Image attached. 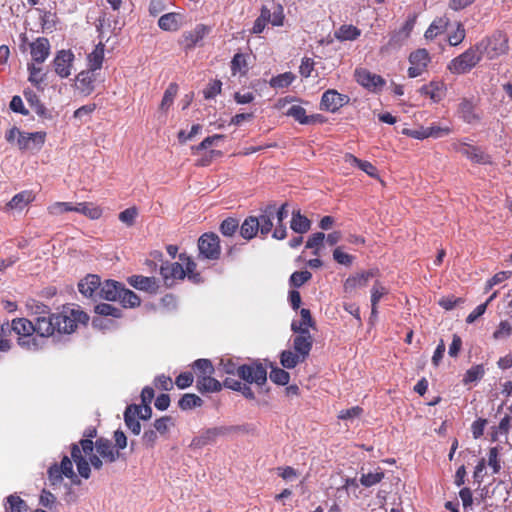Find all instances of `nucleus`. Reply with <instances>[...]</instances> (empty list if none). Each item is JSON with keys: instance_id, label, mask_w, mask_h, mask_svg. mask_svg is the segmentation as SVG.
Returning a JSON list of instances; mask_svg holds the SVG:
<instances>
[{"instance_id": "nucleus-1", "label": "nucleus", "mask_w": 512, "mask_h": 512, "mask_svg": "<svg viewBox=\"0 0 512 512\" xmlns=\"http://www.w3.org/2000/svg\"><path fill=\"white\" fill-rule=\"evenodd\" d=\"M97 436L96 427H87L83 432V439L78 443H73L70 446L71 458L77 466L79 475L85 479H88L91 474L90 464L84 457V455H90L94 449L93 439Z\"/></svg>"}, {"instance_id": "nucleus-2", "label": "nucleus", "mask_w": 512, "mask_h": 512, "mask_svg": "<svg viewBox=\"0 0 512 512\" xmlns=\"http://www.w3.org/2000/svg\"><path fill=\"white\" fill-rule=\"evenodd\" d=\"M482 59V54L477 46L465 50L463 53L453 58L447 66V69L456 75L470 72Z\"/></svg>"}, {"instance_id": "nucleus-3", "label": "nucleus", "mask_w": 512, "mask_h": 512, "mask_svg": "<svg viewBox=\"0 0 512 512\" xmlns=\"http://www.w3.org/2000/svg\"><path fill=\"white\" fill-rule=\"evenodd\" d=\"M12 330L18 335V344L27 349L37 350L39 344L35 333L34 323L26 318H16L11 323Z\"/></svg>"}, {"instance_id": "nucleus-4", "label": "nucleus", "mask_w": 512, "mask_h": 512, "mask_svg": "<svg viewBox=\"0 0 512 512\" xmlns=\"http://www.w3.org/2000/svg\"><path fill=\"white\" fill-rule=\"evenodd\" d=\"M238 377L248 384L262 386L267 381V369L259 361L242 364Z\"/></svg>"}, {"instance_id": "nucleus-5", "label": "nucleus", "mask_w": 512, "mask_h": 512, "mask_svg": "<svg viewBox=\"0 0 512 512\" xmlns=\"http://www.w3.org/2000/svg\"><path fill=\"white\" fill-rule=\"evenodd\" d=\"M378 269L362 270L351 274L343 283V291L346 295L352 296L357 289L368 286L370 279L378 276Z\"/></svg>"}, {"instance_id": "nucleus-6", "label": "nucleus", "mask_w": 512, "mask_h": 512, "mask_svg": "<svg viewBox=\"0 0 512 512\" xmlns=\"http://www.w3.org/2000/svg\"><path fill=\"white\" fill-rule=\"evenodd\" d=\"M63 476L71 479L75 484H80V480L73 470L72 460L66 455L62 458L60 465L54 464L48 469V477L52 484L61 482Z\"/></svg>"}, {"instance_id": "nucleus-7", "label": "nucleus", "mask_w": 512, "mask_h": 512, "mask_svg": "<svg viewBox=\"0 0 512 512\" xmlns=\"http://www.w3.org/2000/svg\"><path fill=\"white\" fill-rule=\"evenodd\" d=\"M88 317L85 313L80 311L71 310L70 315L59 313L54 314V325L56 332L70 334L77 328V322L87 320Z\"/></svg>"}, {"instance_id": "nucleus-8", "label": "nucleus", "mask_w": 512, "mask_h": 512, "mask_svg": "<svg viewBox=\"0 0 512 512\" xmlns=\"http://www.w3.org/2000/svg\"><path fill=\"white\" fill-rule=\"evenodd\" d=\"M199 253L206 259L217 260L221 254L220 239L213 233H204L198 240Z\"/></svg>"}, {"instance_id": "nucleus-9", "label": "nucleus", "mask_w": 512, "mask_h": 512, "mask_svg": "<svg viewBox=\"0 0 512 512\" xmlns=\"http://www.w3.org/2000/svg\"><path fill=\"white\" fill-rule=\"evenodd\" d=\"M452 146L456 152L461 153L462 155L467 157L473 163L482 164V165H487V164L492 163L491 156L489 154L485 153L478 146L470 145L468 143L461 142V141L453 143Z\"/></svg>"}, {"instance_id": "nucleus-10", "label": "nucleus", "mask_w": 512, "mask_h": 512, "mask_svg": "<svg viewBox=\"0 0 512 512\" xmlns=\"http://www.w3.org/2000/svg\"><path fill=\"white\" fill-rule=\"evenodd\" d=\"M408 60L410 63L408 76L410 78H416L426 71L431 58L429 52L425 48H420L411 52Z\"/></svg>"}, {"instance_id": "nucleus-11", "label": "nucleus", "mask_w": 512, "mask_h": 512, "mask_svg": "<svg viewBox=\"0 0 512 512\" xmlns=\"http://www.w3.org/2000/svg\"><path fill=\"white\" fill-rule=\"evenodd\" d=\"M75 55L70 49L59 50L53 60L55 73L62 79L68 78L72 73Z\"/></svg>"}, {"instance_id": "nucleus-12", "label": "nucleus", "mask_w": 512, "mask_h": 512, "mask_svg": "<svg viewBox=\"0 0 512 512\" xmlns=\"http://www.w3.org/2000/svg\"><path fill=\"white\" fill-rule=\"evenodd\" d=\"M355 79L358 84L371 92L380 91L386 84V81L382 76L372 73L365 68H358L355 70Z\"/></svg>"}, {"instance_id": "nucleus-13", "label": "nucleus", "mask_w": 512, "mask_h": 512, "mask_svg": "<svg viewBox=\"0 0 512 512\" xmlns=\"http://www.w3.org/2000/svg\"><path fill=\"white\" fill-rule=\"evenodd\" d=\"M46 140V132L37 131L33 133L23 132L17 139V146L22 151H39Z\"/></svg>"}, {"instance_id": "nucleus-14", "label": "nucleus", "mask_w": 512, "mask_h": 512, "mask_svg": "<svg viewBox=\"0 0 512 512\" xmlns=\"http://www.w3.org/2000/svg\"><path fill=\"white\" fill-rule=\"evenodd\" d=\"M348 102L349 97L347 95L341 94L336 90L330 89L323 93L320 102V107L322 110L336 112L341 107L346 105Z\"/></svg>"}, {"instance_id": "nucleus-15", "label": "nucleus", "mask_w": 512, "mask_h": 512, "mask_svg": "<svg viewBox=\"0 0 512 512\" xmlns=\"http://www.w3.org/2000/svg\"><path fill=\"white\" fill-rule=\"evenodd\" d=\"M487 55L490 59L504 55L509 50L508 37L503 32H496L488 39Z\"/></svg>"}, {"instance_id": "nucleus-16", "label": "nucleus", "mask_w": 512, "mask_h": 512, "mask_svg": "<svg viewBox=\"0 0 512 512\" xmlns=\"http://www.w3.org/2000/svg\"><path fill=\"white\" fill-rule=\"evenodd\" d=\"M160 274L165 285L172 286L176 280H183L185 278L183 263L165 262L161 265Z\"/></svg>"}, {"instance_id": "nucleus-17", "label": "nucleus", "mask_w": 512, "mask_h": 512, "mask_svg": "<svg viewBox=\"0 0 512 512\" xmlns=\"http://www.w3.org/2000/svg\"><path fill=\"white\" fill-rule=\"evenodd\" d=\"M209 32V26L205 24H198L193 30L183 33L180 44L185 51H189L193 49Z\"/></svg>"}, {"instance_id": "nucleus-18", "label": "nucleus", "mask_w": 512, "mask_h": 512, "mask_svg": "<svg viewBox=\"0 0 512 512\" xmlns=\"http://www.w3.org/2000/svg\"><path fill=\"white\" fill-rule=\"evenodd\" d=\"M227 432L225 427H213L204 430L198 436H195L190 443V448L201 449L216 441L217 437Z\"/></svg>"}, {"instance_id": "nucleus-19", "label": "nucleus", "mask_w": 512, "mask_h": 512, "mask_svg": "<svg viewBox=\"0 0 512 512\" xmlns=\"http://www.w3.org/2000/svg\"><path fill=\"white\" fill-rule=\"evenodd\" d=\"M94 447L96 448L98 455L105 462L113 463L116 460H118L121 456L120 452L118 450H115V446L107 438H98L94 444Z\"/></svg>"}, {"instance_id": "nucleus-20", "label": "nucleus", "mask_w": 512, "mask_h": 512, "mask_svg": "<svg viewBox=\"0 0 512 512\" xmlns=\"http://www.w3.org/2000/svg\"><path fill=\"white\" fill-rule=\"evenodd\" d=\"M50 42L45 37H38L30 43V54L32 60L37 64H42L50 55Z\"/></svg>"}, {"instance_id": "nucleus-21", "label": "nucleus", "mask_w": 512, "mask_h": 512, "mask_svg": "<svg viewBox=\"0 0 512 512\" xmlns=\"http://www.w3.org/2000/svg\"><path fill=\"white\" fill-rule=\"evenodd\" d=\"M101 286V278L95 274H89L78 284L79 292L88 298L96 299Z\"/></svg>"}, {"instance_id": "nucleus-22", "label": "nucleus", "mask_w": 512, "mask_h": 512, "mask_svg": "<svg viewBox=\"0 0 512 512\" xmlns=\"http://www.w3.org/2000/svg\"><path fill=\"white\" fill-rule=\"evenodd\" d=\"M313 346V338L310 333H297L293 339V348L295 352L301 356L302 360H306Z\"/></svg>"}, {"instance_id": "nucleus-23", "label": "nucleus", "mask_w": 512, "mask_h": 512, "mask_svg": "<svg viewBox=\"0 0 512 512\" xmlns=\"http://www.w3.org/2000/svg\"><path fill=\"white\" fill-rule=\"evenodd\" d=\"M276 205L269 204L267 205L257 217V222L259 223V232L263 237L267 236L273 228V219L275 216Z\"/></svg>"}, {"instance_id": "nucleus-24", "label": "nucleus", "mask_w": 512, "mask_h": 512, "mask_svg": "<svg viewBox=\"0 0 512 512\" xmlns=\"http://www.w3.org/2000/svg\"><path fill=\"white\" fill-rule=\"evenodd\" d=\"M54 314L47 316L36 317L34 323L35 333L43 338H47L56 332V326L54 325Z\"/></svg>"}, {"instance_id": "nucleus-25", "label": "nucleus", "mask_w": 512, "mask_h": 512, "mask_svg": "<svg viewBox=\"0 0 512 512\" xmlns=\"http://www.w3.org/2000/svg\"><path fill=\"white\" fill-rule=\"evenodd\" d=\"M122 283L115 280H105L101 282L98 297L107 301H117L120 297Z\"/></svg>"}, {"instance_id": "nucleus-26", "label": "nucleus", "mask_w": 512, "mask_h": 512, "mask_svg": "<svg viewBox=\"0 0 512 512\" xmlns=\"http://www.w3.org/2000/svg\"><path fill=\"white\" fill-rule=\"evenodd\" d=\"M277 223L276 227L273 230L272 236L277 240H283L287 236L286 226L283 224V221L288 217V204L283 203L279 208H276L275 216Z\"/></svg>"}, {"instance_id": "nucleus-27", "label": "nucleus", "mask_w": 512, "mask_h": 512, "mask_svg": "<svg viewBox=\"0 0 512 512\" xmlns=\"http://www.w3.org/2000/svg\"><path fill=\"white\" fill-rule=\"evenodd\" d=\"M259 16L265 19L267 24H272L273 26H282L284 22V12L281 5L273 6V10L267 6H262Z\"/></svg>"}, {"instance_id": "nucleus-28", "label": "nucleus", "mask_w": 512, "mask_h": 512, "mask_svg": "<svg viewBox=\"0 0 512 512\" xmlns=\"http://www.w3.org/2000/svg\"><path fill=\"white\" fill-rule=\"evenodd\" d=\"M445 85L441 81H431L420 88V93L429 97L434 102H439L445 95Z\"/></svg>"}, {"instance_id": "nucleus-29", "label": "nucleus", "mask_w": 512, "mask_h": 512, "mask_svg": "<svg viewBox=\"0 0 512 512\" xmlns=\"http://www.w3.org/2000/svg\"><path fill=\"white\" fill-rule=\"evenodd\" d=\"M224 387V381L221 383L212 375L202 376L196 380V388L201 393L220 392Z\"/></svg>"}, {"instance_id": "nucleus-30", "label": "nucleus", "mask_w": 512, "mask_h": 512, "mask_svg": "<svg viewBox=\"0 0 512 512\" xmlns=\"http://www.w3.org/2000/svg\"><path fill=\"white\" fill-rule=\"evenodd\" d=\"M241 366H242V364H240L238 358H234L229 355H225L220 358V361L217 366V370L221 374L237 375L238 376Z\"/></svg>"}, {"instance_id": "nucleus-31", "label": "nucleus", "mask_w": 512, "mask_h": 512, "mask_svg": "<svg viewBox=\"0 0 512 512\" xmlns=\"http://www.w3.org/2000/svg\"><path fill=\"white\" fill-rule=\"evenodd\" d=\"M301 319L299 321H293L291 324V329L295 333H310L309 327H314L315 322L312 319L311 313L309 309L302 308L300 310Z\"/></svg>"}, {"instance_id": "nucleus-32", "label": "nucleus", "mask_w": 512, "mask_h": 512, "mask_svg": "<svg viewBox=\"0 0 512 512\" xmlns=\"http://www.w3.org/2000/svg\"><path fill=\"white\" fill-rule=\"evenodd\" d=\"M361 36V30L352 24H343L335 32L334 37L340 41H354Z\"/></svg>"}, {"instance_id": "nucleus-33", "label": "nucleus", "mask_w": 512, "mask_h": 512, "mask_svg": "<svg viewBox=\"0 0 512 512\" xmlns=\"http://www.w3.org/2000/svg\"><path fill=\"white\" fill-rule=\"evenodd\" d=\"M35 195L32 191H21L13 196V198L7 203V207L11 210L17 209L22 210L25 208L29 203L34 201Z\"/></svg>"}, {"instance_id": "nucleus-34", "label": "nucleus", "mask_w": 512, "mask_h": 512, "mask_svg": "<svg viewBox=\"0 0 512 512\" xmlns=\"http://www.w3.org/2000/svg\"><path fill=\"white\" fill-rule=\"evenodd\" d=\"M448 25L449 19L445 16L434 19L424 34L425 38L427 40L435 39L438 35L445 32Z\"/></svg>"}, {"instance_id": "nucleus-35", "label": "nucleus", "mask_w": 512, "mask_h": 512, "mask_svg": "<svg viewBox=\"0 0 512 512\" xmlns=\"http://www.w3.org/2000/svg\"><path fill=\"white\" fill-rule=\"evenodd\" d=\"M105 45L99 42L94 50L88 54V68L90 71H96L101 69L104 60Z\"/></svg>"}, {"instance_id": "nucleus-36", "label": "nucleus", "mask_w": 512, "mask_h": 512, "mask_svg": "<svg viewBox=\"0 0 512 512\" xmlns=\"http://www.w3.org/2000/svg\"><path fill=\"white\" fill-rule=\"evenodd\" d=\"M179 260L183 263L185 277H188L193 283H200L202 280L201 274L196 271L197 265L191 257L182 253L179 255Z\"/></svg>"}, {"instance_id": "nucleus-37", "label": "nucleus", "mask_w": 512, "mask_h": 512, "mask_svg": "<svg viewBox=\"0 0 512 512\" xmlns=\"http://www.w3.org/2000/svg\"><path fill=\"white\" fill-rule=\"evenodd\" d=\"M131 286L138 290L152 292L156 289V280L154 277H146L142 275H133L128 279Z\"/></svg>"}, {"instance_id": "nucleus-38", "label": "nucleus", "mask_w": 512, "mask_h": 512, "mask_svg": "<svg viewBox=\"0 0 512 512\" xmlns=\"http://www.w3.org/2000/svg\"><path fill=\"white\" fill-rule=\"evenodd\" d=\"M224 387L233 391L240 392L247 399H255V394L248 383H242L239 380L227 377L224 380Z\"/></svg>"}, {"instance_id": "nucleus-39", "label": "nucleus", "mask_w": 512, "mask_h": 512, "mask_svg": "<svg viewBox=\"0 0 512 512\" xmlns=\"http://www.w3.org/2000/svg\"><path fill=\"white\" fill-rule=\"evenodd\" d=\"M290 227L294 232L303 234L310 230L311 221L300 210L293 211Z\"/></svg>"}, {"instance_id": "nucleus-40", "label": "nucleus", "mask_w": 512, "mask_h": 512, "mask_svg": "<svg viewBox=\"0 0 512 512\" xmlns=\"http://www.w3.org/2000/svg\"><path fill=\"white\" fill-rule=\"evenodd\" d=\"M181 15L178 13H166L158 20V26L164 31H177L180 28Z\"/></svg>"}, {"instance_id": "nucleus-41", "label": "nucleus", "mask_w": 512, "mask_h": 512, "mask_svg": "<svg viewBox=\"0 0 512 512\" xmlns=\"http://www.w3.org/2000/svg\"><path fill=\"white\" fill-rule=\"evenodd\" d=\"M230 68L233 76H246L249 70L247 55L236 53L231 60Z\"/></svg>"}, {"instance_id": "nucleus-42", "label": "nucleus", "mask_w": 512, "mask_h": 512, "mask_svg": "<svg viewBox=\"0 0 512 512\" xmlns=\"http://www.w3.org/2000/svg\"><path fill=\"white\" fill-rule=\"evenodd\" d=\"M74 212L81 213L91 220H97L103 214V210L100 206L90 202L78 203L75 205Z\"/></svg>"}, {"instance_id": "nucleus-43", "label": "nucleus", "mask_w": 512, "mask_h": 512, "mask_svg": "<svg viewBox=\"0 0 512 512\" xmlns=\"http://www.w3.org/2000/svg\"><path fill=\"white\" fill-rule=\"evenodd\" d=\"M258 232L259 223L257 222V217L255 216L247 217L240 226V235L246 240L253 239Z\"/></svg>"}, {"instance_id": "nucleus-44", "label": "nucleus", "mask_w": 512, "mask_h": 512, "mask_svg": "<svg viewBox=\"0 0 512 512\" xmlns=\"http://www.w3.org/2000/svg\"><path fill=\"white\" fill-rule=\"evenodd\" d=\"M117 301H119L124 308H135L141 303L140 297L132 290L125 288L124 285H122L120 289V297Z\"/></svg>"}, {"instance_id": "nucleus-45", "label": "nucleus", "mask_w": 512, "mask_h": 512, "mask_svg": "<svg viewBox=\"0 0 512 512\" xmlns=\"http://www.w3.org/2000/svg\"><path fill=\"white\" fill-rule=\"evenodd\" d=\"M474 108L473 102L466 98L462 99L459 103L458 113L466 123H473L479 119L474 112Z\"/></svg>"}, {"instance_id": "nucleus-46", "label": "nucleus", "mask_w": 512, "mask_h": 512, "mask_svg": "<svg viewBox=\"0 0 512 512\" xmlns=\"http://www.w3.org/2000/svg\"><path fill=\"white\" fill-rule=\"evenodd\" d=\"M137 408L134 406H128L124 412V421L129 430L138 435L141 432V424L137 419Z\"/></svg>"}, {"instance_id": "nucleus-47", "label": "nucleus", "mask_w": 512, "mask_h": 512, "mask_svg": "<svg viewBox=\"0 0 512 512\" xmlns=\"http://www.w3.org/2000/svg\"><path fill=\"white\" fill-rule=\"evenodd\" d=\"M92 72L90 70L82 71L76 77L77 88L85 94H90L94 89L93 83L95 79Z\"/></svg>"}, {"instance_id": "nucleus-48", "label": "nucleus", "mask_w": 512, "mask_h": 512, "mask_svg": "<svg viewBox=\"0 0 512 512\" xmlns=\"http://www.w3.org/2000/svg\"><path fill=\"white\" fill-rule=\"evenodd\" d=\"M192 369L197 379L202 378V376L212 375L215 371L212 362L209 359L204 358L194 361Z\"/></svg>"}, {"instance_id": "nucleus-49", "label": "nucleus", "mask_w": 512, "mask_h": 512, "mask_svg": "<svg viewBox=\"0 0 512 512\" xmlns=\"http://www.w3.org/2000/svg\"><path fill=\"white\" fill-rule=\"evenodd\" d=\"M6 512H27L28 506L26 502L18 495H9L5 502Z\"/></svg>"}, {"instance_id": "nucleus-50", "label": "nucleus", "mask_w": 512, "mask_h": 512, "mask_svg": "<svg viewBox=\"0 0 512 512\" xmlns=\"http://www.w3.org/2000/svg\"><path fill=\"white\" fill-rule=\"evenodd\" d=\"M295 79V74L292 72H285L272 77L269 81V85L274 89H283L290 86Z\"/></svg>"}, {"instance_id": "nucleus-51", "label": "nucleus", "mask_w": 512, "mask_h": 512, "mask_svg": "<svg viewBox=\"0 0 512 512\" xmlns=\"http://www.w3.org/2000/svg\"><path fill=\"white\" fill-rule=\"evenodd\" d=\"M484 374L485 368L482 364L474 365L466 371L462 382L464 385L477 382L483 378Z\"/></svg>"}, {"instance_id": "nucleus-52", "label": "nucleus", "mask_w": 512, "mask_h": 512, "mask_svg": "<svg viewBox=\"0 0 512 512\" xmlns=\"http://www.w3.org/2000/svg\"><path fill=\"white\" fill-rule=\"evenodd\" d=\"M304 361L305 360H302L301 356L290 350H284L280 355V363L286 369H293L298 365V363Z\"/></svg>"}, {"instance_id": "nucleus-53", "label": "nucleus", "mask_w": 512, "mask_h": 512, "mask_svg": "<svg viewBox=\"0 0 512 512\" xmlns=\"http://www.w3.org/2000/svg\"><path fill=\"white\" fill-rule=\"evenodd\" d=\"M178 92V85L176 83H170L164 92L162 101L160 103V110L167 111L173 104L174 99Z\"/></svg>"}, {"instance_id": "nucleus-54", "label": "nucleus", "mask_w": 512, "mask_h": 512, "mask_svg": "<svg viewBox=\"0 0 512 512\" xmlns=\"http://www.w3.org/2000/svg\"><path fill=\"white\" fill-rule=\"evenodd\" d=\"M384 476V471L381 468H378L375 472L362 474L360 477V483L364 487H372L380 483L383 480Z\"/></svg>"}, {"instance_id": "nucleus-55", "label": "nucleus", "mask_w": 512, "mask_h": 512, "mask_svg": "<svg viewBox=\"0 0 512 512\" xmlns=\"http://www.w3.org/2000/svg\"><path fill=\"white\" fill-rule=\"evenodd\" d=\"M202 404L203 400L196 394L192 393L184 394L178 402V405L182 410H189L195 407H200Z\"/></svg>"}, {"instance_id": "nucleus-56", "label": "nucleus", "mask_w": 512, "mask_h": 512, "mask_svg": "<svg viewBox=\"0 0 512 512\" xmlns=\"http://www.w3.org/2000/svg\"><path fill=\"white\" fill-rule=\"evenodd\" d=\"M31 315L36 317L47 316L50 314L49 306L39 302L37 300L31 299L26 304Z\"/></svg>"}, {"instance_id": "nucleus-57", "label": "nucleus", "mask_w": 512, "mask_h": 512, "mask_svg": "<svg viewBox=\"0 0 512 512\" xmlns=\"http://www.w3.org/2000/svg\"><path fill=\"white\" fill-rule=\"evenodd\" d=\"M95 313L101 316L122 317V310L108 303H100L95 306Z\"/></svg>"}, {"instance_id": "nucleus-58", "label": "nucleus", "mask_w": 512, "mask_h": 512, "mask_svg": "<svg viewBox=\"0 0 512 512\" xmlns=\"http://www.w3.org/2000/svg\"><path fill=\"white\" fill-rule=\"evenodd\" d=\"M269 377L273 383L281 386L287 385L290 381V374L284 369L278 367L272 368Z\"/></svg>"}, {"instance_id": "nucleus-59", "label": "nucleus", "mask_w": 512, "mask_h": 512, "mask_svg": "<svg viewBox=\"0 0 512 512\" xmlns=\"http://www.w3.org/2000/svg\"><path fill=\"white\" fill-rule=\"evenodd\" d=\"M286 115L292 117L302 125H307L308 115H306V110L300 105L291 106L286 111Z\"/></svg>"}, {"instance_id": "nucleus-60", "label": "nucleus", "mask_w": 512, "mask_h": 512, "mask_svg": "<svg viewBox=\"0 0 512 512\" xmlns=\"http://www.w3.org/2000/svg\"><path fill=\"white\" fill-rule=\"evenodd\" d=\"M466 36L464 25L461 22H457L456 29L449 33L448 42L451 46H457L463 42Z\"/></svg>"}, {"instance_id": "nucleus-61", "label": "nucleus", "mask_w": 512, "mask_h": 512, "mask_svg": "<svg viewBox=\"0 0 512 512\" xmlns=\"http://www.w3.org/2000/svg\"><path fill=\"white\" fill-rule=\"evenodd\" d=\"M138 214L139 213L137 207L132 206L120 212L118 218L122 223L126 224L128 227H131L135 224Z\"/></svg>"}, {"instance_id": "nucleus-62", "label": "nucleus", "mask_w": 512, "mask_h": 512, "mask_svg": "<svg viewBox=\"0 0 512 512\" xmlns=\"http://www.w3.org/2000/svg\"><path fill=\"white\" fill-rule=\"evenodd\" d=\"M239 228V222L235 218H226L220 225V232L224 236H233Z\"/></svg>"}, {"instance_id": "nucleus-63", "label": "nucleus", "mask_w": 512, "mask_h": 512, "mask_svg": "<svg viewBox=\"0 0 512 512\" xmlns=\"http://www.w3.org/2000/svg\"><path fill=\"white\" fill-rule=\"evenodd\" d=\"M312 278L311 272L308 270L296 271L290 276V285L296 288L301 287Z\"/></svg>"}, {"instance_id": "nucleus-64", "label": "nucleus", "mask_w": 512, "mask_h": 512, "mask_svg": "<svg viewBox=\"0 0 512 512\" xmlns=\"http://www.w3.org/2000/svg\"><path fill=\"white\" fill-rule=\"evenodd\" d=\"M389 292L388 288L385 287L380 281H375L371 289V303L378 304L384 295Z\"/></svg>"}]
</instances>
